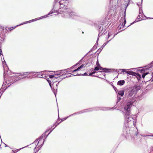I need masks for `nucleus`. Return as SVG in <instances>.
I'll use <instances>...</instances> for the list:
<instances>
[{"instance_id": "nucleus-32", "label": "nucleus", "mask_w": 153, "mask_h": 153, "mask_svg": "<svg viewBox=\"0 0 153 153\" xmlns=\"http://www.w3.org/2000/svg\"><path fill=\"white\" fill-rule=\"evenodd\" d=\"M96 71H93L92 73L93 74H95V73H96Z\"/></svg>"}, {"instance_id": "nucleus-35", "label": "nucleus", "mask_w": 153, "mask_h": 153, "mask_svg": "<svg viewBox=\"0 0 153 153\" xmlns=\"http://www.w3.org/2000/svg\"><path fill=\"white\" fill-rule=\"evenodd\" d=\"M80 75V74H77L76 75Z\"/></svg>"}, {"instance_id": "nucleus-26", "label": "nucleus", "mask_w": 153, "mask_h": 153, "mask_svg": "<svg viewBox=\"0 0 153 153\" xmlns=\"http://www.w3.org/2000/svg\"><path fill=\"white\" fill-rule=\"evenodd\" d=\"M105 30V29L104 28V29H103L102 28V30H101V33H103Z\"/></svg>"}, {"instance_id": "nucleus-24", "label": "nucleus", "mask_w": 153, "mask_h": 153, "mask_svg": "<svg viewBox=\"0 0 153 153\" xmlns=\"http://www.w3.org/2000/svg\"><path fill=\"white\" fill-rule=\"evenodd\" d=\"M123 23H122V25H119L118 27V29H120L122 27H123Z\"/></svg>"}, {"instance_id": "nucleus-21", "label": "nucleus", "mask_w": 153, "mask_h": 153, "mask_svg": "<svg viewBox=\"0 0 153 153\" xmlns=\"http://www.w3.org/2000/svg\"><path fill=\"white\" fill-rule=\"evenodd\" d=\"M124 22L123 23V27H124V26L125 25V24L126 23V19H125V17H124Z\"/></svg>"}, {"instance_id": "nucleus-12", "label": "nucleus", "mask_w": 153, "mask_h": 153, "mask_svg": "<svg viewBox=\"0 0 153 153\" xmlns=\"http://www.w3.org/2000/svg\"><path fill=\"white\" fill-rule=\"evenodd\" d=\"M85 67V65L82 64V65H81L78 68H76V69L73 70V72H76L77 71H79V70H80L81 68H82Z\"/></svg>"}, {"instance_id": "nucleus-31", "label": "nucleus", "mask_w": 153, "mask_h": 153, "mask_svg": "<svg viewBox=\"0 0 153 153\" xmlns=\"http://www.w3.org/2000/svg\"><path fill=\"white\" fill-rule=\"evenodd\" d=\"M137 134H138V133L137 132V131H136V133H135V135H136V136H137Z\"/></svg>"}, {"instance_id": "nucleus-2", "label": "nucleus", "mask_w": 153, "mask_h": 153, "mask_svg": "<svg viewBox=\"0 0 153 153\" xmlns=\"http://www.w3.org/2000/svg\"><path fill=\"white\" fill-rule=\"evenodd\" d=\"M68 1L66 0H60L58 3L57 2L56 4L60 5V8L59 11L61 10V8H62V9L65 10L66 9V6L67 5Z\"/></svg>"}, {"instance_id": "nucleus-1", "label": "nucleus", "mask_w": 153, "mask_h": 153, "mask_svg": "<svg viewBox=\"0 0 153 153\" xmlns=\"http://www.w3.org/2000/svg\"><path fill=\"white\" fill-rule=\"evenodd\" d=\"M133 104V102H128L124 107V109L126 111L125 114V117L126 119L128 125H134V120L130 114V109L131 107V105Z\"/></svg>"}, {"instance_id": "nucleus-5", "label": "nucleus", "mask_w": 153, "mask_h": 153, "mask_svg": "<svg viewBox=\"0 0 153 153\" xmlns=\"http://www.w3.org/2000/svg\"><path fill=\"white\" fill-rule=\"evenodd\" d=\"M63 75L60 74H57L54 75V81L55 82H59L62 80Z\"/></svg>"}, {"instance_id": "nucleus-37", "label": "nucleus", "mask_w": 153, "mask_h": 153, "mask_svg": "<svg viewBox=\"0 0 153 153\" xmlns=\"http://www.w3.org/2000/svg\"><path fill=\"white\" fill-rule=\"evenodd\" d=\"M142 1H143V0H141V4H142Z\"/></svg>"}, {"instance_id": "nucleus-4", "label": "nucleus", "mask_w": 153, "mask_h": 153, "mask_svg": "<svg viewBox=\"0 0 153 153\" xmlns=\"http://www.w3.org/2000/svg\"><path fill=\"white\" fill-rule=\"evenodd\" d=\"M126 73L129 75L135 76L138 81L140 80L141 79V75L138 73H137L133 71H127Z\"/></svg>"}, {"instance_id": "nucleus-6", "label": "nucleus", "mask_w": 153, "mask_h": 153, "mask_svg": "<svg viewBox=\"0 0 153 153\" xmlns=\"http://www.w3.org/2000/svg\"><path fill=\"white\" fill-rule=\"evenodd\" d=\"M141 74H143L142 75V77L144 79L146 76V77H147L149 76H151V74L148 72H145V70L144 69H142L139 70Z\"/></svg>"}, {"instance_id": "nucleus-11", "label": "nucleus", "mask_w": 153, "mask_h": 153, "mask_svg": "<svg viewBox=\"0 0 153 153\" xmlns=\"http://www.w3.org/2000/svg\"><path fill=\"white\" fill-rule=\"evenodd\" d=\"M38 140H39V141H38V143H37V145H38V146H41V145H42V144H43V142L42 143H41V144H40V142H41H41H42V141H43V140L42 139V138H41V137H40V138L39 139H38L37 140H36V141H38Z\"/></svg>"}, {"instance_id": "nucleus-8", "label": "nucleus", "mask_w": 153, "mask_h": 153, "mask_svg": "<svg viewBox=\"0 0 153 153\" xmlns=\"http://www.w3.org/2000/svg\"><path fill=\"white\" fill-rule=\"evenodd\" d=\"M67 11L68 12V14L69 16L73 19H77V18L78 17L75 13L73 12H71V10L69 9H68Z\"/></svg>"}, {"instance_id": "nucleus-13", "label": "nucleus", "mask_w": 153, "mask_h": 153, "mask_svg": "<svg viewBox=\"0 0 153 153\" xmlns=\"http://www.w3.org/2000/svg\"><path fill=\"white\" fill-rule=\"evenodd\" d=\"M140 9V11L139 16H138V18H140V16H142V14L143 13V11H142V6L141 7H139Z\"/></svg>"}, {"instance_id": "nucleus-27", "label": "nucleus", "mask_w": 153, "mask_h": 153, "mask_svg": "<svg viewBox=\"0 0 153 153\" xmlns=\"http://www.w3.org/2000/svg\"><path fill=\"white\" fill-rule=\"evenodd\" d=\"M53 13V11H52L51 12H50V13H48V15H46V17H47L48 16V15H49L50 14L52 13Z\"/></svg>"}, {"instance_id": "nucleus-29", "label": "nucleus", "mask_w": 153, "mask_h": 153, "mask_svg": "<svg viewBox=\"0 0 153 153\" xmlns=\"http://www.w3.org/2000/svg\"><path fill=\"white\" fill-rule=\"evenodd\" d=\"M93 74H92V73H90L89 74V76H93V75H93Z\"/></svg>"}, {"instance_id": "nucleus-40", "label": "nucleus", "mask_w": 153, "mask_h": 153, "mask_svg": "<svg viewBox=\"0 0 153 153\" xmlns=\"http://www.w3.org/2000/svg\"><path fill=\"white\" fill-rule=\"evenodd\" d=\"M1 51V49L0 50V51Z\"/></svg>"}, {"instance_id": "nucleus-9", "label": "nucleus", "mask_w": 153, "mask_h": 153, "mask_svg": "<svg viewBox=\"0 0 153 153\" xmlns=\"http://www.w3.org/2000/svg\"><path fill=\"white\" fill-rule=\"evenodd\" d=\"M141 88V87L139 85H135L133 87V90H134V91L136 92L137 91L140 90Z\"/></svg>"}, {"instance_id": "nucleus-36", "label": "nucleus", "mask_w": 153, "mask_h": 153, "mask_svg": "<svg viewBox=\"0 0 153 153\" xmlns=\"http://www.w3.org/2000/svg\"><path fill=\"white\" fill-rule=\"evenodd\" d=\"M63 12H66V10H65V11H64L63 10L62 11Z\"/></svg>"}, {"instance_id": "nucleus-16", "label": "nucleus", "mask_w": 153, "mask_h": 153, "mask_svg": "<svg viewBox=\"0 0 153 153\" xmlns=\"http://www.w3.org/2000/svg\"><path fill=\"white\" fill-rule=\"evenodd\" d=\"M36 144H34V143L32 144L30 146V148H32V149L34 150L36 148Z\"/></svg>"}, {"instance_id": "nucleus-22", "label": "nucleus", "mask_w": 153, "mask_h": 153, "mask_svg": "<svg viewBox=\"0 0 153 153\" xmlns=\"http://www.w3.org/2000/svg\"><path fill=\"white\" fill-rule=\"evenodd\" d=\"M47 81L48 82L50 86H51V81L50 80L48 79L47 80Z\"/></svg>"}, {"instance_id": "nucleus-23", "label": "nucleus", "mask_w": 153, "mask_h": 153, "mask_svg": "<svg viewBox=\"0 0 153 153\" xmlns=\"http://www.w3.org/2000/svg\"><path fill=\"white\" fill-rule=\"evenodd\" d=\"M15 28V27H10L8 28V30L9 31H11V30H12L13 29H14Z\"/></svg>"}, {"instance_id": "nucleus-34", "label": "nucleus", "mask_w": 153, "mask_h": 153, "mask_svg": "<svg viewBox=\"0 0 153 153\" xmlns=\"http://www.w3.org/2000/svg\"><path fill=\"white\" fill-rule=\"evenodd\" d=\"M97 65H98V67H99L100 66V65L99 64H98L97 65Z\"/></svg>"}, {"instance_id": "nucleus-19", "label": "nucleus", "mask_w": 153, "mask_h": 153, "mask_svg": "<svg viewBox=\"0 0 153 153\" xmlns=\"http://www.w3.org/2000/svg\"><path fill=\"white\" fill-rule=\"evenodd\" d=\"M99 70V67L97 65V66L94 69V71H98Z\"/></svg>"}, {"instance_id": "nucleus-20", "label": "nucleus", "mask_w": 153, "mask_h": 153, "mask_svg": "<svg viewBox=\"0 0 153 153\" xmlns=\"http://www.w3.org/2000/svg\"><path fill=\"white\" fill-rule=\"evenodd\" d=\"M49 77L50 78H51L53 79V82H54V75H51Z\"/></svg>"}, {"instance_id": "nucleus-3", "label": "nucleus", "mask_w": 153, "mask_h": 153, "mask_svg": "<svg viewBox=\"0 0 153 153\" xmlns=\"http://www.w3.org/2000/svg\"><path fill=\"white\" fill-rule=\"evenodd\" d=\"M32 72H28L26 73H20L18 75V78L20 79L25 78L27 77H30V74L32 73Z\"/></svg>"}, {"instance_id": "nucleus-10", "label": "nucleus", "mask_w": 153, "mask_h": 153, "mask_svg": "<svg viewBox=\"0 0 153 153\" xmlns=\"http://www.w3.org/2000/svg\"><path fill=\"white\" fill-rule=\"evenodd\" d=\"M135 93L136 92L134 91V90L132 89L131 91H128V96L130 97H131L135 94Z\"/></svg>"}, {"instance_id": "nucleus-38", "label": "nucleus", "mask_w": 153, "mask_h": 153, "mask_svg": "<svg viewBox=\"0 0 153 153\" xmlns=\"http://www.w3.org/2000/svg\"><path fill=\"white\" fill-rule=\"evenodd\" d=\"M100 30L101 29V27H100V28H99Z\"/></svg>"}, {"instance_id": "nucleus-17", "label": "nucleus", "mask_w": 153, "mask_h": 153, "mask_svg": "<svg viewBox=\"0 0 153 153\" xmlns=\"http://www.w3.org/2000/svg\"><path fill=\"white\" fill-rule=\"evenodd\" d=\"M118 94L121 96H123L124 94V91H119Z\"/></svg>"}, {"instance_id": "nucleus-25", "label": "nucleus", "mask_w": 153, "mask_h": 153, "mask_svg": "<svg viewBox=\"0 0 153 153\" xmlns=\"http://www.w3.org/2000/svg\"><path fill=\"white\" fill-rule=\"evenodd\" d=\"M60 123V122L58 123V121L56 122V123H55V127H56Z\"/></svg>"}, {"instance_id": "nucleus-30", "label": "nucleus", "mask_w": 153, "mask_h": 153, "mask_svg": "<svg viewBox=\"0 0 153 153\" xmlns=\"http://www.w3.org/2000/svg\"><path fill=\"white\" fill-rule=\"evenodd\" d=\"M84 75H88V74H87L86 73H85L84 74Z\"/></svg>"}, {"instance_id": "nucleus-28", "label": "nucleus", "mask_w": 153, "mask_h": 153, "mask_svg": "<svg viewBox=\"0 0 153 153\" xmlns=\"http://www.w3.org/2000/svg\"><path fill=\"white\" fill-rule=\"evenodd\" d=\"M122 70L123 72H126H126L127 71H126V69H123Z\"/></svg>"}, {"instance_id": "nucleus-14", "label": "nucleus", "mask_w": 153, "mask_h": 153, "mask_svg": "<svg viewBox=\"0 0 153 153\" xmlns=\"http://www.w3.org/2000/svg\"><path fill=\"white\" fill-rule=\"evenodd\" d=\"M125 83L124 80H121L117 82V85H123Z\"/></svg>"}, {"instance_id": "nucleus-41", "label": "nucleus", "mask_w": 153, "mask_h": 153, "mask_svg": "<svg viewBox=\"0 0 153 153\" xmlns=\"http://www.w3.org/2000/svg\"><path fill=\"white\" fill-rule=\"evenodd\" d=\"M43 76V75H41V76Z\"/></svg>"}, {"instance_id": "nucleus-33", "label": "nucleus", "mask_w": 153, "mask_h": 153, "mask_svg": "<svg viewBox=\"0 0 153 153\" xmlns=\"http://www.w3.org/2000/svg\"><path fill=\"white\" fill-rule=\"evenodd\" d=\"M2 53V51H0V54H1V53Z\"/></svg>"}, {"instance_id": "nucleus-39", "label": "nucleus", "mask_w": 153, "mask_h": 153, "mask_svg": "<svg viewBox=\"0 0 153 153\" xmlns=\"http://www.w3.org/2000/svg\"><path fill=\"white\" fill-rule=\"evenodd\" d=\"M99 72H102V71H99Z\"/></svg>"}, {"instance_id": "nucleus-18", "label": "nucleus", "mask_w": 153, "mask_h": 153, "mask_svg": "<svg viewBox=\"0 0 153 153\" xmlns=\"http://www.w3.org/2000/svg\"><path fill=\"white\" fill-rule=\"evenodd\" d=\"M108 38H109V37H111L113 38L114 37L115 35L114 34H110V33H109L108 34Z\"/></svg>"}, {"instance_id": "nucleus-15", "label": "nucleus", "mask_w": 153, "mask_h": 153, "mask_svg": "<svg viewBox=\"0 0 153 153\" xmlns=\"http://www.w3.org/2000/svg\"><path fill=\"white\" fill-rule=\"evenodd\" d=\"M99 70H101L102 71H103L104 72H106L107 71H108V69L105 68H103L102 67H101L100 66L99 67Z\"/></svg>"}, {"instance_id": "nucleus-7", "label": "nucleus", "mask_w": 153, "mask_h": 153, "mask_svg": "<svg viewBox=\"0 0 153 153\" xmlns=\"http://www.w3.org/2000/svg\"><path fill=\"white\" fill-rule=\"evenodd\" d=\"M56 82H54L52 85H51V86H50L54 92H56L58 89V85L59 82H58L57 83H56Z\"/></svg>"}]
</instances>
